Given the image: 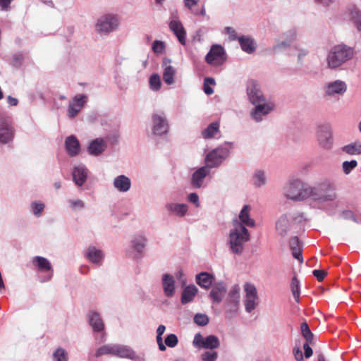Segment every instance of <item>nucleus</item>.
I'll return each instance as SVG.
<instances>
[{"instance_id":"nucleus-1","label":"nucleus","mask_w":361,"mask_h":361,"mask_svg":"<svg viewBox=\"0 0 361 361\" xmlns=\"http://www.w3.org/2000/svg\"><path fill=\"white\" fill-rule=\"evenodd\" d=\"M247 92L250 102L255 105L251 114L252 116L256 121H260L262 116L268 114L274 109V105L271 102H266L258 84L254 80L248 82Z\"/></svg>"},{"instance_id":"nucleus-2","label":"nucleus","mask_w":361,"mask_h":361,"mask_svg":"<svg viewBox=\"0 0 361 361\" xmlns=\"http://www.w3.org/2000/svg\"><path fill=\"white\" fill-rule=\"evenodd\" d=\"M233 227L230 232V248L233 253L239 255L243 252L244 245L249 241L250 233L238 220L233 221Z\"/></svg>"},{"instance_id":"nucleus-3","label":"nucleus","mask_w":361,"mask_h":361,"mask_svg":"<svg viewBox=\"0 0 361 361\" xmlns=\"http://www.w3.org/2000/svg\"><path fill=\"white\" fill-rule=\"evenodd\" d=\"M314 192L312 187L304 184L299 180H294L289 183L285 188V195L287 198L300 201L310 197Z\"/></svg>"},{"instance_id":"nucleus-4","label":"nucleus","mask_w":361,"mask_h":361,"mask_svg":"<svg viewBox=\"0 0 361 361\" xmlns=\"http://www.w3.org/2000/svg\"><path fill=\"white\" fill-rule=\"evenodd\" d=\"M353 56V50L345 45L334 47L327 56L328 66L331 68L339 67Z\"/></svg>"},{"instance_id":"nucleus-5","label":"nucleus","mask_w":361,"mask_h":361,"mask_svg":"<svg viewBox=\"0 0 361 361\" xmlns=\"http://www.w3.org/2000/svg\"><path fill=\"white\" fill-rule=\"evenodd\" d=\"M314 192L313 198L324 201H332L336 199V186L333 183L324 181L315 188H312Z\"/></svg>"},{"instance_id":"nucleus-6","label":"nucleus","mask_w":361,"mask_h":361,"mask_svg":"<svg viewBox=\"0 0 361 361\" xmlns=\"http://www.w3.org/2000/svg\"><path fill=\"white\" fill-rule=\"evenodd\" d=\"M244 290L245 293L244 301L245 310L247 312H251L259 304L257 290L255 285L247 282L244 284Z\"/></svg>"},{"instance_id":"nucleus-7","label":"nucleus","mask_w":361,"mask_h":361,"mask_svg":"<svg viewBox=\"0 0 361 361\" xmlns=\"http://www.w3.org/2000/svg\"><path fill=\"white\" fill-rule=\"evenodd\" d=\"M15 136V129L8 118L0 114V143L9 144Z\"/></svg>"},{"instance_id":"nucleus-8","label":"nucleus","mask_w":361,"mask_h":361,"mask_svg":"<svg viewBox=\"0 0 361 361\" xmlns=\"http://www.w3.org/2000/svg\"><path fill=\"white\" fill-rule=\"evenodd\" d=\"M226 60L224 48L219 44H214L206 55L205 61L209 65L218 66L222 65Z\"/></svg>"},{"instance_id":"nucleus-9","label":"nucleus","mask_w":361,"mask_h":361,"mask_svg":"<svg viewBox=\"0 0 361 361\" xmlns=\"http://www.w3.org/2000/svg\"><path fill=\"white\" fill-rule=\"evenodd\" d=\"M194 346L198 348L216 349L220 345L219 339L214 335H209L203 338L200 333L196 334L193 340Z\"/></svg>"},{"instance_id":"nucleus-10","label":"nucleus","mask_w":361,"mask_h":361,"mask_svg":"<svg viewBox=\"0 0 361 361\" xmlns=\"http://www.w3.org/2000/svg\"><path fill=\"white\" fill-rule=\"evenodd\" d=\"M118 25V19L112 15H105L98 19L96 24L97 30L99 32H110Z\"/></svg>"},{"instance_id":"nucleus-11","label":"nucleus","mask_w":361,"mask_h":361,"mask_svg":"<svg viewBox=\"0 0 361 361\" xmlns=\"http://www.w3.org/2000/svg\"><path fill=\"white\" fill-rule=\"evenodd\" d=\"M240 299V287L238 285H235L228 293V298L226 304L229 309L226 312L228 317H231L232 313H235L239 305Z\"/></svg>"},{"instance_id":"nucleus-12","label":"nucleus","mask_w":361,"mask_h":361,"mask_svg":"<svg viewBox=\"0 0 361 361\" xmlns=\"http://www.w3.org/2000/svg\"><path fill=\"white\" fill-rule=\"evenodd\" d=\"M226 151L223 148H216L209 152L205 159L206 167L209 169L219 166L225 159Z\"/></svg>"},{"instance_id":"nucleus-13","label":"nucleus","mask_w":361,"mask_h":361,"mask_svg":"<svg viewBox=\"0 0 361 361\" xmlns=\"http://www.w3.org/2000/svg\"><path fill=\"white\" fill-rule=\"evenodd\" d=\"M87 97L85 94H77L70 102L68 107V116L73 118L81 111L86 102Z\"/></svg>"},{"instance_id":"nucleus-14","label":"nucleus","mask_w":361,"mask_h":361,"mask_svg":"<svg viewBox=\"0 0 361 361\" xmlns=\"http://www.w3.org/2000/svg\"><path fill=\"white\" fill-rule=\"evenodd\" d=\"M317 139L319 144L324 148H329L331 144V132L328 125H323L318 127Z\"/></svg>"},{"instance_id":"nucleus-15","label":"nucleus","mask_w":361,"mask_h":361,"mask_svg":"<svg viewBox=\"0 0 361 361\" xmlns=\"http://www.w3.org/2000/svg\"><path fill=\"white\" fill-rule=\"evenodd\" d=\"M153 121V133L155 135H161L168 132L169 125L166 118L164 116L154 114L152 116Z\"/></svg>"},{"instance_id":"nucleus-16","label":"nucleus","mask_w":361,"mask_h":361,"mask_svg":"<svg viewBox=\"0 0 361 361\" xmlns=\"http://www.w3.org/2000/svg\"><path fill=\"white\" fill-rule=\"evenodd\" d=\"M113 356L120 358H126L130 360H135L137 356L135 352L129 346L123 345L119 344L114 345Z\"/></svg>"},{"instance_id":"nucleus-17","label":"nucleus","mask_w":361,"mask_h":361,"mask_svg":"<svg viewBox=\"0 0 361 361\" xmlns=\"http://www.w3.org/2000/svg\"><path fill=\"white\" fill-rule=\"evenodd\" d=\"M170 30L177 37L179 42L185 45L186 44V31L180 21L173 20L169 23Z\"/></svg>"},{"instance_id":"nucleus-18","label":"nucleus","mask_w":361,"mask_h":361,"mask_svg":"<svg viewBox=\"0 0 361 361\" xmlns=\"http://www.w3.org/2000/svg\"><path fill=\"white\" fill-rule=\"evenodd\" d=\"M226 292V288L222 283L214 284L209 293V298L213 302L219 304Z\"/></svg>"},{"instance_id":"nucleus-19","label":"nucleus","mask_w":361,"mask_h":361,"mask_svg":"<svg viewBox=\"0 0 361 361\" xmlns=\"http://www.w3.org/2000/svg\"><path fill=\"white\" fill-rule=\"evenodd\" d=\"M209 169L206 166H202L198 169L192 176L191 183L195 188H199L202 186V182L205 177L209 174Z\"/></svg>"},{"instance_id":"nucleus-20","label":"nucleus","mask_w":361,"mask_h":361,"mask_svg":"<svg viewBox=\"0 0 361 361\" xmlns=\"http://www.w3.org/2000/svg\"><path fill=\"white\" fill-rule=\"evenodd\" d=\"M106 143L102 138H97L90 142L88 152L92 155L98 156L106 149Z\"/></svg>"},{"instance_id":"nucleus-21","label":"nucleus","mask_w":361,"mask_h":361,"mask_svg":"<svg viewBox=\"0 0 361 361\" xmlns=\"http://www.w3.org/2000/svg\"><path fill=\"white\" fill-rule=\"evenodd\" d=\"M346 85L344 82L336 80L329 83L326 88V93L328 95H334L336 94H341L346 91Z\"/></svg>"},{"instance_id":"nucleus-22","label":"nucleus","mask_w":361,"mask_h":361,"mask_svg":"<svg viewBox=\"0 0 361 361\" xmlns=\"http://www.w3.org/2000/svg\"><path fill=\"white\" fill-rule=\"evenodd\" d=\"M250 211H251L250 206L245 205L240 212V214H239V219L240 221V223L242 225H243L245 227V226H249V227H254L255 226V220L250 217Z\"/></svg>"},{"instance_id":"nucleus-23","label":"nucleus","mask_w":361,"mask_h":361,"mask_svg":"<svg viewBox=\"0 0 361 361\" xmlns=\"http://www.w3.org/2000/svg\"><path fill=\"white\" fill-rule=\"evenodd\" d=\"M214 277L207 272H201L196 276V282L202 288L208 289L212 285Z\"/></svg>"},{"instance_id":"nucleus-24","label":"nucleus","mask_w":361,"mask_h":361,"mask_svg":"<svg viewBox=\"0 0 361 361\" xmlns=\"http://www.w3.org/2000/svg\"><path fill=\"white\" fill-rule=\"evenodd\" d=\"M66 148L70 156L77 155L80 152V144L78 139L73 135L68 137L66 140Z\"/></svg>"},{"instance_id":"nucleus-25","label":"nucleus","mask_w":361,"mask_h":361,"mask_svg":"<svg viewBox=\"0 0 361 361\" xmlns=\"http://www.w3.org/2000/svg\"><path fill=\"white\" fill-rule=\"evenodd\" d=\"M241 49L248 53L252 54L256 49V43L254 39L248 36H241L238 38Z\"/></svg>"},{"instance_id":"nucleus-26","label":"nucleus","mask_w":361,"mask_h":361,"mask_svg":"<svg viewBox=\"0 0 361 361\" xmlns=\"http://www.w3.org/2000/svg\"><path fill=\"white\" fill-rule=\"evenodd\" d=\"M114 187L121 192H127L130 188V180L124 175L116 177L114 181Z\"/></svg>"},{"instance_id":"nucleus-27","label":"nucleus","mask_w":361,"mask_h":361,"mask_svg":"<svg viewBox=\"0 0 361 361\" xmlns=\"http://www.w3.org/2000/svg\"><path fill=\"white\" fill-rule=\"evenodd\" d=\"M33 265L40 271H52L51 265L49 260L43 257L36 256L32 258Z\"/></svg>"},{"instance_id":"nucleus-28","label":"nucleus","mask_w":361,"mask_h":361,"mask_svg":"<svg viewBox=\"0 0 361 361\" xmlns=\"http://www.w3.org/2000/svg\"><path fill=\"white\" fill-rule=\"evenodd\" d=\"M87 176V169L82 166L75 167L73 170V180L79 186H81L85 182Z\"/></svg>"},{"instance_id":"nucleus-29","label":"nucleus","mask_w":361,"mask_h":361,"mask_svg":"<svg viewBox=\"0 0 361 361\" xmlns=\"http://www.w3.org/2000/svg\"><path fill=\"white\" fill-rule=\"evenodd\" d=\"M89 323L94 331H101L104 329V324L99 314L97 312H91L89 314Z\"/></svg>"},{"instance_id":"nucleus-30","label":"nucleus","mask_w":361,"mask_h":361,"mask_svg":"<svg viewBox=\"0 0 361 361\" xmlns=\"http://www.w3.org/2000/svg\"><path fill=\"white\" fill-rule=\"evenodd\" d=\"M167 61H164V73H163V80L164 82L167 85H172L174 83V76L176 75V69L171 66V65H167Z\"/></svg>"},{"instance_id":"nucleus-31","label":"nucleus","mask_w":361,"mask_h":361,"mask_svg":"<svg viewBox=\"0 0 361 361\" xmlns=\"http://www.w3.org/2000/svg\"><path fill=\"white\" fill-rule=\"evenodd\" d=\"M197 288L194 285L185 287L182 293L181 302L183 304H186L191 302L197 294Z\"/></svg>"},{"instance_id":"nucleus-32","label":"nucleus","mask_w":361,"mask_h":361,"mask_svg":"<svg viewBox=\"0 0 361 361\" xmlns=\"http://www.w3.org/2000/svg\"><path fill=\"white\" fill-rule=\"evenodd\" d=\"M163 287L166 296H172L174 293V280L172 276L164 274L163 276Z\"/></svg>"},{"instance_id":"nucleus-33","label":"nucleus","mask_w":361,"mask_h":361,"mask_svg":"<svg viewBox=\"0 0 361 361\" xmlns=\"http://www.w3.org/2000/svg\"><path fill=\"white\" fill-rule=\"evenodd\" d=\"M86 257L90 262L98 263L103 259L104 255L100 250H97L94 247H90L87 249Z\"/></svg>"},{"instance_id":"nucleus-34","label":"nucleus","mask_w":361,"mask_h":361,"mask_svg":"<svg viewBox=\"0 0 361 361\" xmlns=\"http://www.w3.org/2000/svg\"><path fill=\"white\" fill-rule=\"evenodd\" d=\"M219 130V123L214 122L210 123L207 128L202 131V135L204 139H210Z\"/></svg>"},{"instance_id":"nucleus-35","label":"nucleus","mask_w":361,"mask_h":361,"mask_svg":"<svg viewBox=\"0 0 361 361\" xmlns=\"http://www.w3.org/2000/svg\"><path fill=\"white\" fill-rule=\"evenodd\" d=\"M290 226L289 220L286 216H281L276 223V230L279 235L284 236L287 234Z\"/></svg>"},{"instance_id":"nucleus-36","label":"nucleus","mask_w":361,"mask_h":361,"mask_svg":"<svg viewBox=\"0 0 361 361\" xmlns=\"http://www.w3.org/2000/svg\"><path fill=\"white\" fill-rule=\"evenodd\" d=\"M343 151L350 155L361 154V144L353 142L343 147Z\"/></svg>"},{"instance_id":"nucleus-37","label":"nucleus","mask_w":361,"mask_h":361,"mask_svg":"<svg viewBox=\"0 0 361 361\" xmlns=\"http://www.w3.org/2000/svg\"><path fill=\"white\" fill-rule=\"evenodd\" d=\"M167 207L169 210L180 216H184L188 210V207L185 204H171Z\"/></svg>"},{"instance_id":"nucleus-38","label":"nucleus","mask_w":361,"mask_h":361,"mask_svg":"<svg viewBox=\"0 0 361 361\" xmlns=\"http://www.w3.org/2000/svg\"><path fill=\"white\" fill-rule=\"evenodd\" d=\"M291 291L296 302H299L300 290V282L296 276H293L290 284Z\"/></svg>"},{"instance_id":"nucleus-39","label":"nucleus","mask_w":361,"mask_h":361,"mask_svg":"<svg viewBox=\"0 0 361 361\" xmlns=\"http://www.w3.org/2000/svg\"><path fill=\"white\" fill-rule=\"evenodd\" d=\"M197 4V0H185V6L190 10V11L195 14L199 15L201 14L204 16L205 14V10L202 8L201 10H199L195 8Z\"/></svg>"},{"instance_id":"nucleus-40","label":"nucleus","mask_w":361,"mask_h":361,"mask_svg":"<svg viewBox=\"0 0 361 361\" xmlns=\"http://www.w3.org/2000/svg\"><path fill=\"white\" fill-rule=\"evenodd\" d=\"M114 344H107L99 347V348L97 349L95 352V357H98L105 355H112L114 350Z\"/></svg>"},{"instance_id":"nucleus-41","label":"nucleus","mask_w":361,"mask_h":361,"mask_svg":"<svg viewBox=\"0 0 361 361\" xmlns=\"http://www.w3.org/2000/svg\"><path fill=\"white\" fill-rule=\"evenodd\" d=\"M301 334L307 342H312L314 339V334L310 329L307 322H302L300 325Z\"/></svg>"},{"instance_id":"nucleus-42","label":"nucleus","mask_w":361,"mask_h":361,"mask_svg":"<svg viewBox=\"0 0 361 361\" xmlns=\"http://www.w3.org/2000/svg\"><path fill=\"white\" fill-rule=\"evenodd\" d=\"M146 240V238L142 235L135 237L133 241L134 249L138 252H142Z\"/></svg>"},{"instance_id":"nucleus-43","label":"nucleus","mask_w":361,"mask_h":361,"mask_svg":"<svg viewBox=\"0 0 361 361\" xmlns=\"http://www.w3.org/2000/svg\"><path fill=\"white\" fill-rule=\"evenodd\" d=\"M161 79L158 74H152L149 78V86L154 91H158L161 88Z\"/></svg>"},{"instance_id":"nucleus-44","label":"nucleus","mask_w":361,"mask_h":361,"mask_svg":"<svg viewBox=\"0 0 361 361\" xmlns=\"http://www.w3.org/2000/svg\"><path fill=\"white\" fill-rule=\"evenodd\" d=\"M209 317L207 314L198 313L194 317V322L198 326H204L209 323Z\"/></svg>"},{"instance_id":"nucleus-45","label":"nucleus","mask_w":361,"mask_h":361,"mask_svg":"<svg viewBox=\"0 0 361 361\" xmlns=\"http://www.w3.org/2000/svg\"><path fill=\"white\" fill-rule=\"evenodd\" d=\"M210 85H215V80L212 78H205L204 80V91L206 94L210 95L214 93L213 89Z\"/></svg>"},{"instance_id":"nucleus-46","label":"nucleus","mask_w":361,"mask_h":361,"mask_svg":"<svg viewBox=\"0 0 361 361\" xmlns=\"http://www.w3.org/2000/svg\"><path fill=\"white\" fill-rule=\"evenodd\" d=\"M55 361H67L68 354L63 348H58L53 355Z\"/></svg>"},{"instance_id":"nucleus-47","label":"nucleus","mask_w":361,"mask_h":361,"mask_svg":"<svg viewBox=\"0 0 361 361\" xmlns=\"http://www.w3.org/2000/svg\"><path fill=\"white\" fill-rule=\"evenodd\" d=\"M357 165V162L356 160H351L350 161H345L342 164L343 171L345 174H349Z\"/></svg>"},{"instance_id":"nucleus-48","label":"nucleus","mask_w":361,"mask_h":361,"mask_svg":"<svg viewBox=\"0 0 361 361\" xmlns=\"http://www.w3.org/2000/svg\"><path fill=\"white\" fill-rule=\"evenodd\" d=\"M202 360L203 361H216L218 357V353L216 351H206L202 354Z\"/></svg>"},{"instance_id":"nucleus-49","label":"nucleus","mask_w":361,"mask_h":361,"mask_svg":"<svg viewBox=\"0 0 361 361\" xmlns=\"http://www.w3.org/2000/svg\"><path fill=\"white\" fill-rule=\"evenodd\" d=\"M178 338L173 334L168 335L165 338V344L169 348L175 347L178 344Z\"/></svg>"},{"instance_id":"nucleus-50","label":"nucleus","mask_w":361,"mask_h":361,"mask_svg":"<svg viewBox=\"0 0 361 361\" xmlns=\"http://www.w3.org/2000/svg\"><path fill=\"white\" fill-rule=\"evenodd\" d=\"M352 19L357 29L361 31V13L358 11H353Z\"/></svg>"},{"instance_id":"nucleus-51","label":"nucleus","mask_w":361,"mask_h":361,"mask_svg":"<svg viewBox=\"0 0 361 361\" xmlns=\"http://www.w3.org/2000/svg\"><path fill=\"white\" fill-rule=\"evenodd\" d=\"M291 252H292V255L295 258L297 259L300 263H302L303 262V257H302V248H301V246L300 247H292L290 249Z\"/></svg>"},{"instance_id":"nucleus-52","label":"nucleus","mask_w":361,"mask_h":361,"mask_svg":"<svg viewBox=\"0 0 361 361\" xmlns=\"http://www.w3.org/2000/svg\"><path fill=\"white\" fill-rule=\"evenodd\" d=\"M255 184L257 186H261L265 183L264 173L262 171H257L254 176Z\"/></svg>"},{"instance_id":"nucleus-53","label":"nucleus","mask_w":361,"mask_h":361,"mask_svg":"<svg viewBox=\"0 0 361 361\" xmlns=\"http://www.w3.org/2000/svg\"><path fill=\"white\" fill-rule=\"evenodd\" d=\"M164 49V42L155 40L152 44V50L154 53H162Z\"/></svg>"},{"instance_id":"nucleus-54","label":"nucleus","mask_w":361,"mask_h":361,"mask_svg":"<svg viewBox=\"0 0 361 361\" xmlns=\"http://www.w3.org/2000/svg\"><path fill=\"white\" fill-rule=\"evenodd\" d=\"M313 343H314L313 341L312 342L306 341L303 344V349L305 350L304 355L306 358L310 357L313 354V350H312V348L310 347V345H312Z\"/></svg>"},{"instance_id":"nucleus-55","label":"nucleus","mask_w":361,"mask_h":361,"mask_svg":"<svg viewBox=\"0 0 361 361\" xmlns=\"http://www.w3.org/2000/svg\"><path fill=\"white\" fill-rule=\"evenodd\" d=\"M313 275L317 278V279L319 281H322L327 275V272L322 269H316L313 271Z\"/></svg>"},{"instance_id":"nucleus-56","label":"nucleus","mask_w":361,"mask_h":361,"mask_svg":"<svg viewBox=\"0 0 361 361\" xmlns=\"http://www.w3.org/2000/svg\"><path fill=\"white\" fill-rule=\"evenodd\" d=\"M44 208V205L42 203L34 202L32 204L33 213H34V214H35L37 216L40 215V214L43 211Z\"/></svg>"},{"instance_id":"nucleus-57","label":"nucleus","mask_w":361,"mask_h":361,"mask_svg":"<svg viewBox=\"0 0 361 361\" xmlns=\"http://www.w3.org/2000/svg\"><path fill=\"white\" fill-rule=\"evenodd\" d=\"M70 204L73 209H82L84 207V203L80 200H70Z\"/></svg>"},{"instance_id":"nucleus-58","label":"nucleus","mask_w":361,"mask_h":361,"mask_svg":"<svg viewBox=\"0 0 361 361\" xmlns=\"http://www.w3.org/2000/svg\"><path fill=\"white\" fill-rule=\"evenodd\" d=\"M294 357L297 361L303 360V355L300 348L295 347L293 350Z\"/></svg>"},{"instance_id":"nucleus-59","label":"nucleus","mask_w":361,"mask_h":361,"mask_svg":"<svg viewBox=\"0 0 361 361\" xmlns=\"http://www.w3.org/2000/svg\"><path fill=\"white\" fill-rule=\"evenodd\" d=\"M188 200L190 202L194 203L196 205V207L199 206V197L197 194L190 193L188 196Z\"/></svg>"},{"instance_id":"nucleus-60","label":"nucleus","mask_w":361,"mask_h":361,"mask_svg":"<svg viewBox=\"0 0 361 361\" xmlns=\"http://www.w3.org/2000/svg\"><path fill=\"white\" fill-rule=\"evenodd\" d=\"M289 246H290V249H291L293 247H300L301 246L300 245V242L298 239V237H293L290 240V242H289Z\"/></svg>"},{"instance_id":"nucleus-61","label":"nucleus","mask_w":361,"mask_h":361,"mask_svg":"<svg viewBox=\"0 0 361 361\" xmlns=\"http://www.w3.org/2000/svg\"><path fill=\"white\" fill-rule=\"evenodd\" d=\"M226 30L227 34L229 35L231 40H235L237 38L236 32L233 28L228 27Z\"/></svg>"},{"instance_id":"nucleus-62","label":"nucleus","mask_w":361,"mask_h":361,"mask_svg":"<svg viewBox=\"0 0 361 361\" xmlns=\"http://www.w3.org/2000/svg\"><path fill=\"white\" fill-rule=\"evenodd\" d=\"M11 0H0V6L2 10H6L11 4Z\"/></svg>"},{"instance_id":"nucleus-63","label":"nucleus","mask_w":361,"mask_h":361,"mask_svg":"<svg viewBox=\"0 0 361 361\" xmlns=\"http://www.w3.org/2000/svg\"><path fill=\"white\" fill-rule=\"evenodd\" d=\"M166 330V327L164 325H159L157 328V336H162L163 334L164 333Z\"/></svg>"},{"instance_id":"nucleus-64","label":"nucleus","mask_w":361,"mask_h":361,"mask_svg":"<svg viewBox=\"0 0 361 361\" xmlns=\"http://www.w3.org/2000/svg\"><path fill=\"white\" fill-rule=\"evenodd\" d=\"M8 103L12 105V106H16L18 104V99H16V98H13L11 96H8Z\"/></svg>"}]
</instances>
